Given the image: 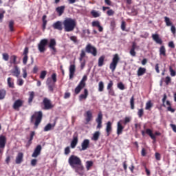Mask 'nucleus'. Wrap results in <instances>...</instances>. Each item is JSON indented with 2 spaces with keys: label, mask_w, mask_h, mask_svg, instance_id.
Returning a JSON list of instances; mask_svg holds the SVG:
<instances>
[{
  "label": "nucleus",
  "mask_w": 176,
  "mask_h": 176,
  "mask_svg": "<svg viewBox=\"0 0 176 176\" xmlns=\"http://www.w3.org/2000/svg\"><path fill=\"white\" fill-rule=\"evenodd\" d=\"M146 72V69L144 67H139L137 72V75L138 77L142 76Z\"/></svg>",
  "instance_id": "obj_32"
},
{
  "label": "nucleus",
  "mask_w": 176,
  "mask_h": 176,
  "mask_svg": "<svg viewBox=\"0 0 176 176\" xmlns=\"http://www.w3.org/2000/svg\"><path fill=\"white\" fill-rule=\"evenodd\" d=\"M64 30L66 32H73L76 27V21L72 18H67L63 23Z\"/></svg>",
  "instance_id": "obj_3"
},
{
  "label": "nucleus",
  "mask_w": 176,
  "mask_h": 176,
  "mask_svg": "<svg viewBox=\"0 0 176 176\" xmlns=\"http://www.w3.org/2000/svg\"><path fill=\"white\" fill-rule=\"evenodd\" d=\"M138 115L140 118H141L143 116L144 109L142 108L138 110Z\"/></svg>",
  "instance_id": "obj_55"
},
{
  "label": "nucleus",
  "mask_w": 176,
  "mask_h": 176,
  "mask_svg": "<svg viewBox=\"0 0 176 176\" xmlns=\"http://www.w3.org/2000/svg\"><path fill=\"white\" fill-rule=\"evenodd\" d=\"M46 84L48 86V89L50 92L53 93L54 87H55V83L52 82V79L50 78H48L46 81Z\"/></svg>",
  "instance_id": "obj_17"
},
{
  "label": "nucleus",
  "mask_w": 176,
  "mask_h": 176,
  "mask_svg": "<svg viewBox=\"0 0 176 176\" xmlns=\"http://www.w3.org/2000/svg\"><path fill=\"white\" fill-rule=\"evenodd\" d=\"M28 53H29V50L28 47H25L23 53V64L24 65H27V63L28 62Z\"/></svg>",
  "instance_id": "obj_13"
},
{
  "label": "nucleus",
  "mask_w": 176,
  "mask_h": 176,
  "mask_svg": "<svg viewBox=\"0 0 176 176\" xmlns=\"http://www.w3.org/2000/svg\"><path fill=\"white\" fill-rule=\"evenodd\" d=\"M91 14L95 19L100 16V14L94 10H91Z\"/></svg>",
  "instance_id": "obj_41"
},
{
  "label": "nucleus",
  "mask_w": 176,
  "mask_h": 176,
  "mask_svg": "<svg viewBox=\"0 0 176 176\" xmlns=\"http://www.w3.org/2000/svg\"><path fill=\"white\" fill-rule=\"evenodd\" d=\"M152 38L154 40L155 42H156L157 44L162 45V40L160 37L159 34H153L152 35Z\"/></svg>",
  "instance_id": "obj_22"
},
{
  "label": "nucleus",
  "mask_w": 176,
  "mask_h": 176,
  "mask_svg": "<svg viewBox=\"0 0 176 176\" xmlns=\"http://www.w3.org/2000/svg\"><path fill=\"white\" fill-rule=\"evenodd\" d=\"M85 121L87 122V123H89L93 118L91 111L89 110L86 111L85 114Z\"/></svg>",
  "instance_id": "obj_25"
},
{
  "label": "nucleus",
  "mask_w": 176,
  "mask_h": 176,
  "mask_svg": "<svg viewBox=\"0 0 176 176\" xmlns=\"http://www.w3.org/2000/svg\"><path fill=\"white\" fill-rule=\"evenodd\" d=\"M115 14V12L112 10V9H109L107 12V14L109 16H113Z\"/></svg>",
  "instance_id": "obj_57"
},
{
  "label": "nucleus",
  "mask_w": 176,
  "mask_h": 176,
  "mask_svg": "<svg viewBox=\"0 0 176 176\" xmlns=\"http://www.w3.org/2000/svg\"><path fill=\"white\" fill-rule=\"evenodd\" d=\"M10 64L17 65V56L12 55L10 57Z\"/></svg>",
  "instance_id": "obj_37"
},
{
  "label": "nucleus",
  "mask_w": 176,
  "mask_h": 176,
  "mask_svg": "<svg viewBox=\"0 0 176 176\" xmlns=\"http://www.w3.org/2000/svg\"><path fill=\"white\" fill-rule=\"evenodd\" d=\"M10 73L12 75V76L19 78L21 74L20 68L17 65H14V69H12L10 71Z\"/></svg>",
  "instance_id": "obj_11"
},
{
  "label": "nucleus",
  "mask_w": 176,
  "mask_h": 176,
  "mask_svg": "<svg viewBox=\"0 0 176 176\" xmlns=\"http://www.w3.org/2000/svg\"><path fill=\"white\" fill-rule=\"evenodd\" d=\"M85 56H86V53H85V50H83V49L81 50V53L80 54L79 60L80 62H82V59L85 57Z\"/></svg>",
  "instance_id": "obj_45"
},
{
  "label": "nucleus",
  "mask_w": 176,
  "mask_h": 176,
  "mask_svg": "<svg viewBox=\"0 0 176 176\" xmlns=\"http://www.w3.org/2000/svg\"><path fill=\"white\" fill-rule=\"evenodd\" d=\"M89 146V140L88 139H85L81 144L82 148L80 151H85Z\"/></svg>",
  "instance_id": "obj_23"
},
{
  "label": "nucleus",
  "mask_w": 176,
  "mask_h": 176,
  "mask_svg": "<svg viewBox=\"0 0 176 176\" xmlns=\"http://www.w3.org/2000/svg\"><path fill=\"white\" fill-rule=\"evenodd\" d=\"M104 58L105 56H101L99 58H98V67H101L104 65Z\"/></svg>",
  "instance_id": "obj_35"
},
{
  "label": "nucleus",
  "mask_w": 176,
  "mask_h": 176,
  "mask_svg": "<svg viewBox=\"0 0 176 176\" xmlns=\"http://www.w3.org/2000/svg\"><path fill=\"white\" fill-rule=\"evenodd\" d=\"M118 88L122 91L125 89L124 85L122 82L118 83Z\"/></svg>",
  "instance_id": "obj_52"
},
{
  "label": "nucleus",
  "mask_w": 176,
  "mask_h": 176,
  "mask_svg": "<svg viewBox=\"0 0 176 176\" xmlns=\"http://www.w3.org/2000/svg\"><path fill=\"white\" fill-rule=\"evenodd\" d=\"M43 104L44 106V110H50L54 107V105L52 104L51 100L47 98H43Z\"/></svg>",
  "instance_id": "obj_7"
},
{
  "label": "nucleus",
  "mask_w": 176,
  "mask_h": 176,
  "mask_svg": "<svg viewBox=\"0 0 176 176\" xmlns=\"http://www.w3.org/2000/svg\"><path fill=\"white\" fill-rule=\"evenodd\" d=\"M46 75H47V71H45V70L41 71V72L40 74V79L43 80L45 79V78L46 77Z\"/></svg>",
  "instance_id": "obj_50"
},
{
  "label": "nucleus",
  "mask_w": 176,
  "mask_h": 176,
  "mask_svg": "<svg viewBox=\"0 0 176 176\" xmlns=\"http://www.w3.org/2000/svg\"><path fill=\"white\" fill-rule=\"evenodd\" d=\"M34 136H35V131H32L30 132V137L27 142L26 146L29 147L32 144V140H34Z\"/></svg>",
  "instance_id": "obj_31"
},
{
  "label": "nucleus",
  "mask_w": 176,
  "mask_h": 176,
  "mask_svg": "<svg viewBox=\"0 0 176 176\" xmlns=\"http://www.w3.org/2000/svg\"><path fill=\"white\" fill-rule=\"evenodd\" d=\"M14 21H12V20L10 21L8 27H9V29H10V32L14 31Z\"/></svg>",
  "instance_id": "obj_46"
},
{
  "label": "nucleus",
  "mask_w": 176,
  "mask_h": 176,
  "mask_svg": "<svg viewBox=\"0 0 176 176\" xmlns=\"http://www.w3.org/2000/svg\"><path fill=\"white\" fill-rule=\"evenodd\" d=\"M69 70V79H72L74 78V75L76 72L75 64L70 65Z\"/></svg>",
  "instance_id": "obj_21"
},
{
  "label": "nucleus",
  "mask_w": 176,
  "mask_h": 176,
  "mask_svg": "<svg viewBox=\"0 0 176 176\" xmlns=\"http://www.w3.org/2000/svg\"><path fill=\"white\" fill-rule=\"evenodd\" d=\"M71 151H70V148L69 146H67L65 148V155H67L70 153Z\"/></svg>",
  "instance_id": "obj_62"
},
{
  "label": "nucleus",
  "mask_w": 176,
  "mask_h": 176,
  "mask_svg": "<svg viewBox=\"0 0 176 176\" xmlns=\"http://www.w3.org/2000/svg\"><path fill=\"white\" fill-rule=\"evenodd\" d=\"M85 86L82 85L79 82L78 85L75 88L74 92L76 95L79 94V93L81 91V90L85 88Z\"/></svg>",
  "instance_id": "obj_34"
},
{
  "label": "nucleus",
  "mask_w": 176,
  "mask_h": 176,
  "mask_svg": "<svg viewBox=\"0 0 176 176\" xmlns=\"http://www.w3.org/2000/svg\"><path fill=\"white\" fill-rule=\"evenodd\" d=\"M65 6H58L56 8V12L58 13V16H61L65 12Z\"/></svg>",
  "instance_id": "obj_30"
},
{
  "label": "nucleus",
  "mask_w": 176,
  "mask_h": 176,
  "mask_svg": "<svg viewBox=\"0 0 176 176\" xmlns=\"http://www.w3.org/2000/svg\"><path fill=\"white\" fill-rule=\"evenodd\" d=\"M93 161H87L86 162V168L87 170H89L90 168L93 166Z\"/></svg>",
  "instance_id": "obj_49"
},
{
  "label": "nucleus",
  "mask_w": 176,
  "mask_h": 176,
  "mask_svg": "<svg viewBox=\"0 0 176 176\" xmlns=\"http://www.w3.org/2000/svg\"><path fill=\"white\" fill-rule=\"evenodd\" d=\"M119 61V55L118 54H114L112 58V62L109 65V69L112 71V72H114V71L116 70Z\"/></svg>",
  "instance_id": "obj_4"
},
{
  "label": "nucleus",
  "mask_w": 176,
  "mask_h": 176,
  "mask_svg": "<svg viewBox=\"0 0 176 176\" xmlns=\"http://www.w3.org/2000/svg\"><path fill=\"white\" fill-rule=\"evenodd\" d=\"M85 52L87 54H91L94 57L97 56L96 48L94 46L91 45L90 43H88L85 47Z\"/></svg>",
  "instance_id": "obj_6"
},
{
  "label": "nucleus",
  "mask_w": 176,
  "mask_h": 176,
  "mask_svg": "<svg viewBox=\"0 0 176 176\" xmlns=\"http://www.w3.org/2000/svg\"><path fill=\"white\" fill-rule=\"evenodd\" d=\"M164 82L166 84V85H168L171 82V78L170 76H166Z\"/></svg>",
  "instance_id": "obj_56"
},
{
  "label": "nucleus",
  "mask_w": 176,
  "mask_h": 176,
  "mask_svg": "<svg viewBox=\"0 0 176 176\" xmlns=\"http://www.w3.org/2000/svg\"><path fill=\"white\" fill-rule=\"evenodd\" d=\"M100 135V131H95V133H94V135H93L92 140H93L94 141H96V142L98 141V139H99Z\"/></svg>",
  "instance_id": "obj_38"
},
{
  "label": "nucleus",
  "mask_w": 176,
  "mask_h": 176,
  "mask_svg": "<svg viewBox=\"0 0 176 176\" xmlns=\"http://www.w3.org/2000/svg\"><path fill=\"white\" fill-rule=\"evenodd\" d=\"M34 98H35V91H29V98L28 100L29 104H31L32 103V102L34 101Z\"/></svg>",
  "instance_id": "obj_28"
},
{
  "label": "nucleus",
  "mask_w": 176,
  "mask_h": 176,
  "mask_svg": "<svg viewBox=\"0 0 176 176\" xmlns=\"http://www.w3.org/2000/svg\"><path fill=\"white\" fill-rule=\"evenodd\" d=\"M42 152V145L38 144L34 148L33 153L32 154V157L36 158L38 156L41 155Z\"/></svg>",
  "instance_id": "obj_9"
},
{
  "label": "nucleus",
  "mask_w": 176,
  "mask_h": 176,
  "mask_svg": "<svg viewBox=\"0 0 176 176\" xmlns=\"http://www.w3.org/2000/svg\"><path fill=\"white\" fill-rule=\"evenodd\" d=\"M7 84L9 88L14 89V80L12 77L7 78Z\"/></svg>",
  "instance_id": "obj_24"
},
{
  "label": "nucleus",
  "mask_w": 176,
  "mask_h": 176,
  "mask_svg": "<svg viewBox=\"0 0 176 176\" xmlns=\"http://www.w3.org/2000/svg\"><path fill=\"white\" fill-rule=\"evenodd\" d=\"M145 134H147L148 135H149L152 140H155V135L153 133V131L151 129H146V131L142 130V135L143 136H145Z\"/></svg>",
  "instance_id": "obj_15"
},
{
  "label": "nucleus",
  "mask_w": 176,
  "mask_h": 176,
  "mask_svg": "<svg viewBox=\"0 0 176 176\" xmlns=\"http://www.w3.org/2000/svg\"><path fill=\"white\" fill-rule=\"evenodd\" d=\"M130 105L131 109L133 110L135 109V98L134 96H132L131 98L130 99Z\"/></svg>",
  "instance_id": "obj_44"
},
{
  "label": "nucleus",
  "mask_w": 176,
  "mask_h": 176,
  "mask_svg": "<svg viewBox=\"0 0 176 176\" xmlns=\"http://www.w3.org/2000/svg\"><path fill=\"white\" fill-rule=\"evenodd\" d=\"M166 52L165 47L164 45L161 46L160 49V55L165 57L166 56Z\"/></svg>",
  "instance_id": "obj_40"
},
{
  "label": "nucleus",
  "mask_w": 176,
  "mask_h": 176,
  "mask_svg": "<svg viewBox=\"0 0 176 176\" xmlns=\"http://www.w3.org/2000/svg\"><path fill=\"white\" fill-rule=\"evenodd\" d=\"M6 146V136L3 135H0V148H5Z\"/></svg>",
  "instance_id": "obj_20"
},
{
  "label": "nucleus",
  "mask_w": 176,
  "mask_h": 176,
  "mask_svg": "<svg viewBox=\"0 0 176 176\" xmlns=\"http://www.w3.org/2000/svg\"><path fill=\"white\" fill-rule=\"evenodd\" d=\"M109 94L111 96H115V91L113 89H108Z\"/></svg>",
  "instance_id": "obj_64"
},
{
  "label": "nucleus",
  "mask_w": 176,
  "mask_h": 176,
  "mask_svg": "<svg viewBox=\"0 0 176 176\" xmlns=\"http://www.w3.org/2000/svg\"><path fill=\"white\" fill-rule=\"evenodd\" d=\"M169 71L172 77H175L176 76V71H175L171 66H170Z\"/></svg>",
  "instance_id": "obj_53"
},
{
  "label": "nucleus",
  "mask_w": 176,
  "mask_h": 176,
  "mask_svg": "<svg viewBox=\"0 0 176 176\" xmlns=\"http://www.w3.org/2000/svg\"><path fill=\"white\" fill-rule=\"evenodd\" d=\"M23 104H24V100L21 99H18L14 102L12 108L16 111H19L20 107H23Z\"/></svg>",
  "instance_id": "obj_10"
},
{
  "label": "nucleus",
  "mask_w": 176,
  "mask_h": 176,
  "mask_svg": "<svg viewBox=\"0 0 176 176\" xmlns=\"http://www.w3.org/2000/svg\"><path fill=\"white\" fill-rule=\"evenodd\" d=\"M121 29L122 31H125V30H126V22L124 21H122Z\"/></svg>",
  "instance_id": "obj_61"
},
{
  "label": "nucleus",
  "mask_w": 176,
  "mask_h": 176,
  "mask_svg": "<svg viewBox=\"0 0 176 176\" xmlns=\"http://www.w3.org/2000/svg\"><path fill=\"white\" fill-rule=\"evenodd\" d=\"M104 82L102 81H100L98 85V91L102 92L104 91Z\"/></svg>",
  "instance_id": "obj_47"
},
{
  "label": "nucleus",
  "mask_w": 176,
  "mask_h": 176,
  "mask_svg": "<svg viewBox=\"0 0 176 176\" xmlns=\"http://www.w3.org/2000/svg\"><path fill=\"white\" fill-rule=\"evenodd\" d=\"M124 128V127L122 125L120 121L118 122V124H117V135H122Z\"/></svg>",
  "instance_id": "obj_27"
},
{
  "label": "nucleus",
  "mask_w": 176,
  "mask_h": 176,
  "mask_svg": "<svg viewBox=\"0 0 176 176\" xmlns=\"http://www.w3.org/2000/svg\"><path fill=\"white\" fill-rule=\"evenodd\" d=\"M47 16L46 15H43L42 17V21H43V25H42V28L43 30L44 31L46 29V25H47V20H46Z\"/></svg>",
  "instance_id": "obj_39"
},
{
  "label": "nucleus",
  "mask_w": 176,
  "mask_h": 176,
  "mask_svg": "<svg viewBox=\"0 0 176 176\" xmlns=\"http://www.w3.org/2000/svg\"><path fill=\"white\" fill-rule=\"evenodd\" d=\"M56 125V122H54V124H51V123H48L45 127H44V129L43 131L45 132H47L50 130H52Z\"/></svg>",
  "instance_id": "obj_33"
},
{
  "label": "nucleus",
  "mask_w": 176,
  "mask_h": 176,
  "mask_svg": "<svg viewBox=\"0 0 176 176\" xmlns=\"http://www.w3.org/2000/svg\"><path fill=\"white\" fill-rule=\"evenodd\" d=\"M42 118H43L42 111H36L33 115H32L30 118V122L32 123H34V129H38L39 124H41V122H42Z\"/></svg>",
  "instance_id": "obj_2"
},
{
  "label": "nucleus",
  "mask_w": 176,
  "mask_h": 176,
  "mask_svg": "<svg viewBox=\"0 0 176 176\" xmlns=\"http://www.w3.org/2000/svg\"><path fill=\"white\" fill-rule=\"evenodd\" d=\"M3 59L5 61L9 60V54L8 53H3Z\"/></svg>",
  "instance_id": "obj_59"
},
{
  "label": "nucleus",
  "mask_w": 176,
  "mask_h": 176,
  "mask_svg": "<svg viewBox=\"0 0 176 176\" xmlns=\"http://www.w3.org/2000/svg\"><path fill=\"white\" fill-rule=\"evenodd\" d=\"M68 163L72 168H73L80 176L84 175V166L82 164L81 159L79 157L75 155H70L68 159Z\"/></svg>",
  "instance_id": "obj_1"
},
{
  "label": "nucleus",
  "mask_w": 176,
  "mask_h": 176,
  "mask_svg": "<svg viewBox=\"0 0 176 176\" xmlns=\"http://www.w3.org/2000/svg\"><path fill=\"white\" fill-rule=\"evenodd\" d=\"M96 122H97V129H100L102 126V112H99L98 114V117L96 119Z\"/></svg>",
  "instance_id": "obj_12"
},
{
  "label": "nucleus",
  "mask_w": 176,
  "mask_h": 176,
  "mask_svg": "<svg viewBox=\"0 0 176 176\" xmlns=\"http://www.w3.org/2000/svg\"><path fill=\"white\" fill-rule=\"evenodd\" d=\"M56 45V43L55 39L54 38L50 39L48 47L50 49L52 55H55L56 53L57 52L56 49L55 47Z\"/></svg>",
  "instance_id": "obj_8"
},
{
  "label": "nucleus",
  "mask_w": 176,
  "mask_h": 176,
  "mask_svg": "<svg viewBox=\"0 0 176 176\" xmlns=\"http://www.w3.org/2000/svg\"><path fill=\"white\" fill-rule=\"evenodd\" d=\"M113 81L111 80H109V84L107 85V90H109V89H112L113 88Z\"/></svg>",
  "instance_id": "obj_58"
},
{
  "label": "nucleus",
  "mask_w": 176,
  "mask_h": 176,
  "mask_svg": "<svg viewBox=\"0 0 176 176\" xmlns=\"http://www.w3.org/2000/svg\"><path fill=\"white\" fill-rule=\"evenodd\" d=\"M112 122L111 121H108L106 124L105 129L107 136H109L111 135V133H112Z\"/></svg>",
  "instance_id": "obj_18"
},
{
  "label": "nucleus",
  "mask_w": 176,
  "mask_h": 176,
  "mask_svg": "<svg viewBox=\"0 0 176 176\" xmlns=\"http://www.w3.org/2000/svg\"><path fill=\"white\" fill-rule=\"evenodd\" d=\"M164 21L166 24V26L170 27L172 25V22L170 21V19L168 16L164 17Z\"/></svg>",
  "instance_id": "obj_48"
},
{
  "label": "nucleus",
  "mask_w": 176,
  "mask_h": 176,
  "mask_svg": "<svg viewBox=\"0 0 176 176\" xmlns=\"http://www.w3.org/2000/svg\"><path fill=\"white\" fill-rule=\"evenodd\" d=\"M89 96V91L87 89H84V94H82L79 96V100L82 101V100H86Z\"/></svg>",
  "instance_id": "obj_26"
},
{
  "label": "nucleus",
  "mask_w": 176,
  "mask_h": 176,
  "mask_svg": "<svg viewBox=\"0 0 176 176\" xmlns=\"http://www.w3.org/2000/svg\"><path fill=\"white\" fill-rule=\"evenodd\" d=\"M139 49H140V46L137 45V43L135 42H133L132 47L130 50V55L133 57H135L136 56L135 50H139Z\"/></svg>",
  "instance_id": "obj_14"
},
{
  "label": "nucleus",
  "mask_w": 176,
  "mask_h": 176,
  "mask_svg": "<svg viewBox=\"0 0 176 176\" xmlns=\"http://www.w3.org/2000/svg\"><path fill=\"white\" fill-rule=\"evenodd\" d=\"M52 28L54 30H57L58 31H62L63 30V23L61 21H58L52 24Z\"/></svg>",
  "instance_id": "obj_19"
},
{
  "label": "nucleus",
  "mask_w": 176,
  "mask_h": 176,
  "mask_svg": "<svg viewBox=\"0 0 176 176\" xmlns=\"http://www.w3.org/2000/svg\"><path fill=\"white\" fill-rule=\"evenodd\" d=\"M153 104L151 102V100H148L146 103V107L145 109L146 110H151V109L153 107Z\"/></svg>",
  "instance_id": "obj_43"
},
{
  "label": "nucleus",
  "mask_w": 176,
  "mask_h": 176,
  "mask_svg": "<svg viewBox=\"0 0 176 176\" xmlns=\"http://www.w3.org/2000/svg\"><path fill=\"white\" fill-rule=\"evenodd\" d=\"M51 78L52 80V83H56V81H57L56 74V73H53L52 74Z\"/></svg>",
  "instance_id": "obj_54"
},
{
  "label": "nucleus",
  "mask_w": 176,
  "mask_h": 176,
  "mask_svg": "<svg viewBox=\"0 0 176 176\" xmlns=\"http://www.w3.org/2000/svg\"><path fill=\"white\" fill-rule=\"evenodd\" d=\"M24 159V153L23 152H19L15 159V163L16 164H20L22 163Z\"/></svg>",
  "instance_id": "obj_16"
},
{
  "label": "nucleus",
  "mask_w": 176,
  "mask_h": 176,
  "mask_svg": "<svg viewBox=\"0 0 176 176\" xmlns=\"http://www.w3.org/2000/svg\"><path fill=\"white\" fill-rule=\"evenodd\" d=\"M70 40L73 41L74 43H77V37L76 36H70Z\"/></svg>",
  "instance_id": "obj_63"
},
{
  "label": "nucleus",
  "mask_w": 176,
  "mask_h": 176,
  "mask_svg": "<svg viewBox=\"0 0 176 176\" xmlns=\"http://www.w3.org/2000/svg\"><path fill=\"white\" fill-rule=\"evenodd\" d=\"M87 76L85 75L79 83H80L81 85L85 87L86 86L85 82L87 81Z\"/></svg>",
  "instance_id": "obj_51"
},
{
  "label": "nucleus",
  "mask_w": 176,
  "mask_h": 176,
  "mask_svg": "<svg viewBox=\"0 0 176 176\" xmlns=\"http://www.w3.org/2000/svg\"><path fill=\"white\" fill-rule=\"evenodd\" d=\"M166 104L169 107H168L167 110L168 111H170L171 113H174L175 111V109L171 107V103L169 100L166 101Z\"/></svg>",
  "instance_id": "obj_42"
},
{
  "label": "nucleus",
  "mask_w": 176,
  "mask_h": 176,
  "mask_svg": "<svg viewBox=\"0 0 176 176\" xmlns=\"http://www.w3.org/2000/svg\"><path fill=\"white\" fill-rule=\"evenodd\" d=\"M48 40L47 38L41 39L40 43L38 44V50L40 53H44L46 50L45 47L47 46Z\"/></svg>",
  "instance_id": "obj_5"
},
{
  "label": "nucleus",
  "mask_w": 176,
  "mask_h": 176,
  "mask_svg": "<svg viewBox=\"0 0 176 176\" xmlns=\"http://www.w3.org/2000/svg\"><path fill=\"white\" fill-rule=\"evenodd\" d=\"M100 25V22L98 21H95L92 22V27L98 28Z\"/></svg>",
  "instance_id": "obj_60"
},
{
  "label": "nucleus",
  "mask_w": 176,
  "mask_h": 176,
  "mask_svg": "<svg viewBox=\"0 0 176 176\" xmlns=\"http://www.w3.org/2000/svg\"><path fill=\"white\" fill-rule=\"evenodd\" d=\"M6 96V90L5 89H0V100L5 99Z\"/></svg>",
  "instance_id": "obj_36"
},
{
  "label": "nucleus",
  "mask_w": 176,
  "mask_h": 176,
  "mask_svg": "<svg viewBox=\"0 0 176 176\" xmlns=\"http://www.w3.org/2000/svg\"><path fill=\"white\" fill-rule=\"evenodd\" d=\"M78 142V135H74L71 142V148H74Z\"/></svg>",
  "instance_id": "obj_29"
}]
</instances>
